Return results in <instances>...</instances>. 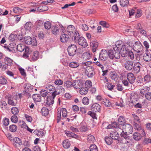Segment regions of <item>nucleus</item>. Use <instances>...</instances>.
Listing matches in <instances>:
<instances>
[{
	"mask_svg": "<svg viewBox=\"0 0 151 151\" xmlns=\"http://www.w3.org/2000/svg\"><path fill=\"white\" fill-rule=\"evenodd\" d=\"M116 44L113 47V49L114 50L119 51L121 52V55L122 57L126 56L125 53L127 52V49L126 47V45H123L122 42L117 41Z\"/></svg>",
	"mask_w": 151,
	"mask_h": 151,
	"instance_id": "1",
	"label": "nucleus"
},
{
	"mask_svg": "<svg viewBox=\"0 0 151 151\" xmlns=\"http://www.w3.org/2000/svg\"><path fill=\"white\" fill-rule=\"evenodd\" d=\"M109 58L114 60L116 62L120 61L119 59L120 58V52L112 50H109Z\"/></svg>",
	"mask_w": 151,
	"mask_h": 151,
	"instance_id": "2",
	"label": "nucleus"
},
{
	"mask_svg": "<svg viewBox=\"0 0 151 151\" xmlns=\"http://www.w3.org/2000/svg\"><path fill=\"white\" fill-rule=\"evenodd\" d=\"M59 93L58 92H57V91H55L53 92H52L51 96H47L46 100V104L48 106L53 104L54 102V99L55 98L56 96L59 94Z\"/></svg>",
	"mask_w": 151,
	"mask_h": 151,
	"instance_id": "3",
	"label": "nucleus"
},
{
	"mask_svg": "<svg viewBox=\"0 0 151 151\" xmlns=\"http://www.w3.org/2000/svg\"><path fill=\"white\" fill-rule=\"evenodd\" d=\"M132 48L136 52L140 53L142 50L143 46L140 42H135L134 43Z\"/></svg>",
	"mask_w": 151,
	"mask_h": 151,
	"instance_id": "4",
	"label": "nucleus"
},
{
	"mask_svg": "<svg viewBox=\"0 0 151 151\" xmlns=\"http://www.w3.org/2000/svg\"><path fill=\"white\" fill-rule=\"evenodd\" d=\"M24 42L28 45L31 44L33 46H36L37 45V42L35 38L32 39L30 36L25 37L24 38Z\"/></svg>",
	"mask_w": 151,
	"mask_h": 151,
	"instance_id": "5",
	"label": "nucleus"
},
{
	"mask_svg": "<svg viewBox=\"0 0 151 151\" xmlns=\"http://www.w3.org/2000/svg\"><path fill=\"white\" fill-rule=\"evenodd\" d=\"M77 50V48L76 45H70L68 48L69 55L70 56H73L76 54Z\"/></svg>",
	"mask_w": 151,
	"mask_h": 151,
	"instance_id": "6",
	"label": "nucleus"
},
{
	"mask_svg": "<svg viewBox=\"0 0 151 151\" xmlns=\"http://www.w3.org/2000/svg\"><path fill=\"white\" fill-rule=\"evenodd\" d=\"M109 56V50L108 52L105 50H102L99 54V59L101 61L106 60Z\"/></svg>",
	"mask_w": 151,
	"mask_h": 151,
	"instance_id": "7",
	"label": "nucleus"
},
{
	"mask_svg": "<svg viewBox=\"0 0 151 151\" xmlns=\"http://www.w3.org/2000/svg\"><path fill=\"white\" fill-rule=\"evenodd\" d=\"M85 73L89 77H92L95 73L94 68L89 66L86 68Z\"/></svg>",
	"mask_w": 151,
	"mask_h": 151,
	"instance_id": "8",
	"label": "nucleus"
},
{
	"mask_svg": "<svg viewBox=\"0 0 151 151\" xmlns=\"http://www.w3.org/2000/svg\"><path fill=\"white\" fill-rule=\"evenodd\" d=\"M77 41L79 45H81L83 47H86L88 45L86 40L82 37H80Z\"/></svg>",
	"mask_w": 151,
	"mask_h": 151,
	"instance_id": "9",
	"label": "nucleus"
},
{
	"mask_svg": "<svg viewBox=\"0 0 151 151\" xmlns=\"http://www.w3.org/2000/svg\"><path fill=\"white\" fill-rule=\"evenodd\" d=\"M122 127V128L125 130V133L130 134L132 132L133 128L130 124H126Z\"/></svg>",
	"mask_w": 151,
	"mask_h": 151,
	"instance_id": "10",
	"label": "nucleus"
},
{
	"mask_svg": "<svg viewBox=\"0 0 151 151\" xmlns=\"http://www.w3.org/2000/svg\"><path fill=\"white\" fill-rule=\"evenodd\" d=\"M142 67V65L139 62H138L135 63L134 64L133 68L134 72L136 73H139Z\"/></svg>",
	"mask_w": 151,
	"mask_h": 151,
	"instance_id": "11",
	"label": "nucleus"
},
{
	"mask_svg": "<svg viewBox=\"0 0 151 151\" xmlns=\"http://www.w3.org/2000/svg\"><path fill=\"white\" fill-rule=\"evenodd\" d=\"M83 83L80 80H75L73 82V87L77 89H80L82 86Z\"/></svg>",
	"mask_w": 151,
	"mask_h": 151,
	"instance_id": "12",
	"label": "nucleus"
},
{
	"mask_svg": "<svg viewBox=\"0 0 151 151\" xmlns=\"http://www.w3.org/2000/svg\"><path fill=\"white\" fill-rule=\"evenodd\" d=\"M14 145L16 147H20L22 145L21 140L18 137H15L13 138Z\"/></svg>",
	"mask_w": 151,
	"mask_h": 151,
	"instance_id": "13",
	"label": "nucleus"
},
{
	"mask_svg": "<svg viewBox=\"0 0 151 151\" xmlns=\"http://www.w3.org/2000/svg\"><path fill=\"white\" fill-rule=\"evenodd\" d=\"M99 45L98 42L96 41L92 40L90 42V45L92 47V51L93 52H95L97 50Z\"/></svg>",
	"mask_w": 151,
	"mask_h": 151,
	"instance_id": "14",
	"label": "nucleus"
},
{
	"mask_svg": "<svg viewBox=\"0 0 151 151\" xmlns=\"http://www.w3.org/2000/svg\"><path fill=\"white\" fill-rule=\"evenodd\" d=\"M127 78L130 84H132L134 82L135 78L133 73H130L127 74Z\"/></svg>",
	"mask_w": 151,
	"mask_h": 151,
	"instance_id": "15",
	"label": "nucleus"
},
{
	"mask_svg": "<svg viewBox=\"0 0 151 151\" xmlns=\"http://www.w3.org/2000/svg\"><path fill=\"white\" fill-rule=\"evenodd\" d=\"M101 106L97 103L93 104L91 106V110L93 112H99L101 110Z\"/></svg>",
	"mask_w": 151,
	"mask_h": 151,
	"instance_id": "16",
	"label": "nucleus"
},
{
	"mask_svg": "<svg viewBox=\"0 0 151 151\" xmlns=\"http://www.w3.org/2000/svg\"><path fill=\"white\" fill-rule=\"evenodd\" d=\"M125 68L128 70H131L133 68V63L132 61L128 60L126 61L124 64Z\"/></svg>",
	"mask_w": 151,
	"mask_h": 151,
	"instance_id": "17",
	"label": "nucleus"
},
{
	"mask_svg": "<svg viewBox=\"0 0 151 151\" xmlns=\"http://www.w3.org/2000/svg\"><path fill=\"white\" fill-rule=\"evenodd\" d=\"M76 31L74 26L72 25L68 26L67 29V32L69 35H71Z\"/></svg>",
	"mask_w": 151,
	"mask_h": 151,
	"instance_id": "18",
	"label": "nucleus"
},
{
	"mask_svg": "<svg viewBox=\"0 0 151 151\" xmlns=\"http://www.w3.org/2000/svg\"><path fill=\"white\" fill-rule=\"evenodd\" d=\"M60 40L61 42L65 43L68 41L69 36L67 34L64 33L60 36Z\"/></svg>",
	"mask_w": 151,
	"mask_h": 151,
	"instance_id": "19",
	"label": "nucleus"
},
{
	"mask_svg": "<svg viewBox=\"0 0 151 151\" xmlns=\"http://www.w3.org/2000/svg\"><path fill=\"white\" fill-rule=\"evenodd\" d=\"M133 41L131 40H126L124 42V45H126V47L128 49H132L134 44Z\"/></svg>",
	"mask_w": 151,
	"mask_h": 151,
	"instance_id": "20",
	"label": "nucleus"
},
{
	"mask_svg": "<svg viewBox=\"0 0 151 151\" xmlns=\"http://www.w3.org/2000/svg\"><path fill=\"white\" fill-rule=\"evenodd\" d=\"M65 132L66 136L68 137H71L76 139H78L79 138V136L77 135L76 134L70 131L67 130L65 131Z\"/></svg>",
	"mask_w": 151,
	"mask_h": 151,
	"instance_id": "21",
	"label": "nucleus"
},
{
	"mask_svg": "<svg viewBox=\"0 0 151 151\" xmlns=\"http://www.w3.org/2000/svg\"><path fill=\"white\" fill-rule=\"evenodd\" d=\"M110 136L113 139L117 140L119 138V134H118L117 131H114L110 133Z\"/></svg>",
	"mask_w": 151,
	"mask_h": 151,
	"instance_id": "22",
	"label": "nucleus"
},
{
	"mask_svg": "<svg viewBox=\"0 0 151 151\" xmlns=\"http://www.w3.org/2000/svg\"><path fill=\"white\" fill-rule=\"evenodd\" d=\"M143 59L146 62L151 61V54L150 53L147 52L144 54Z\"/></svg>",
	"mask_w": 151,
	"mask_h": 151,
	"instance_id": "23",
	"label": "nucleus"
},
{
	"mask_svg": "<svg viewBox=\"0 0 151 151\" xmlns=\"http://www.w3.org/2000/svg\"><path fill=\"white\" fill-rule=\"evenodd\" d=\"M32 97L35 101L39 102L41 101V97L39 94H34Z\"/></svg>",
	"mask_w": 151,
	"mask_h": 151,
	"instance_id": "24",
	"label": "nucleus"
},
{
	"mask_svg": "<svg viewBox=\"0 0 151 151\" xmlns=\"http://www.w3.org/2000/svg\"><path fill=\"white\" fill-rule=\"evenodd\" d=\"M51 32L52 34L54 35H58L59 33L58 28L55 26H52V27Z\"/></svg>",
	"mask_w": 151,
	"mask_h": 151,
	"instance_id": "25",
	"label": "nucleus"
},
{
	"mask_svg": "<svg viewBox=\"0 0 151 151\" xmlns=\"http://www.w3.org/2000/svg\"><path fill=\"white\" fill-rule=\"evenodd\" d=\"M46 88L50 91H52V92H50V93L52 94V92H53L54 91H57V89H55V87L50 84L46 85Z\"/></svg>",
	"mask_w": 151,
	"mask_h": 151,
	"instance_id": "26",
	"label": "nucleus"
},
{
	"mask_svg": "<svg viewBox=\"0 0 151 151\" xmlns=\"http://www.w3.org/2000/svg\"><path fill=\"white\" fill-rule=\"evenodd\" d=\"M142 136L138 132L134 133L133 135V138L136 141H139L141 138Z\"/></svg>",
	"mask_w": 151,
	"mask_h": 151,
	"instance_id": "27",
	"label": "nucleus"
},
{
	"mask_svg": "<svg viewBox=\"0 0 151 151\" xmlns=\"http://www.w3.org/2000/svg\"><path fill=\"white\" fill-rule=\"evenodd\" d=\"M127 52L125 53L126 56L125 57L127 56V54H128V57L130 58L131 60H133L134 58V55L133 52L131 50H129V49L128 48H127Z\"/></svg>",
	"mask_w": 151,
	"mask_h": 151,
	"instance_id": "28",
	"label": "nucleus"
},
{
	"mask_svg": "<svg viewBox=\"0 0 151 151\" xmlns=\"http://www.w3.org/2000/svg\"><path fill=\"white\" fill-rule=\"evenodd\" d=\"M63 145L64 148L68 149L69 148L70 146V142L68 139L65 140L63 141Z\"/></svg>",
	"mask_w": 151,
	"mask_h": 151,
	"instance_id": "29",
	"label": "nucleus"
},
{
	"mask_svg": "<svg viewBox=\"0 0 151 151\" xmlns=\"http://www.w3.org/2000/svg\"><path fill=\"white\" fill-rule=\"evenodd\" d=\"M149 89V88H148L147 86H144L143 88L141 90L140 93L142 95L145 96L148 92Z\"/></svg>",
	"mask_w": 151,
	"mask_h": 151,
	"instance_id": "30",
	"label": "nucleus"
},
{
	"mask_svg": "<svg viewBox=\"0 0 151 151\" xmlns=\"http://www.w3.org/2000/svg\"><path fill=\"white\" fill-rule=\"evenodd\" d=\"M72 35H73V39L75 42H76L80 37V35L78 32L76 31Z\"/></svg>",
	"mask_w": 151,
	"mask_h": 151,
	"instance_id": "31",
	"label": "nucleus"
},
{
	"mask_svg": "<svg viewBox=\"0 0 151 151\" xmlns=\"http://www.w3.org/2000/svg\"><path fill=\"white\" fill-rule=\"evenodd\" d=\"M88 90V88H87V87H83L81 88L79 92L82 95H86L87 93Z\"/></svg>",
	"mask_w": 151,
	"mask_h": 151,
	"instance_id": "32",
	"label": "nucleus"
},
{
	"mask_svg": "<svg viewBox=\"0 0 151 151\" xmlns=\"http://www.w3.org/2000/svg\"><path fill=\"white\" fill-rule=\"evenodd\" d=\"M32 27V24L31 22H27L24 25V28L27 30L29 31Z\"/></svg>",
	"mask_w": 151,
	"mask_h": 151,
	"instance_id": "33",
	"label": "nucleus"
},
{
	"mask_svg": "<svg viewBox=\"0 0 151 151\" xmlns=\"http://www.w3.org/2000/svg\"><path fill=\"white\" fill-rule=\"evenodd\" d=\"M5 63L8 66H11L13 64V60L8 57H6L5 58Z\"/></svg>",
	"mask_w": 151,
	"mask_h": 151,
	"instance_id": "34",
	"label": "nucleus"
},
{
	"mask_svg": "<svg viewBox=\"0 0 151 151\" xmlns=\"http://www.w3.org/2000/svg\"><path fill=\"white\" fill-rule=\"evenodd\" d=\"M36 12L39 11L40 12H43L48 9V7L46 6H40V7L36 8Z\"/></svg>",
	"mask_w": 151,
	"mask_h": 151,
	"instance_id": "35",
	"label": "nucleus"
},
{
	"mask_svg": "<svg viewBox=\"0 0 151 151\" xmlns=\"http://www.w3.org/2000/svg\"><path fill=\"white\" fill-rule=\"evenodd\" d=\"M125 122V120L124 117L123 116H120L118 119V124L123 126Z\"/></svg>",
	"mask_w": 151,
	"mask_h": 151,
	"instance_id": "36",
	"label": "nucleus"
},
{
	"mask_svg": "<svg viewBox=\"0 0 151 151\" xmlns=\"http://www.w3.org/2000/svg\"><path fill=\"white\" fill-rule=\"evenodd\" d=\"M64 85L67 88H71L73 86V82L72 83L70 81L68 80L64 82Z\"/></svg>",
	"mask_w": 151,
	"mask_h": 151,
	"instance_id": "37",
	"label": "nucleus"
},
{
	"mask_svg": "<svg viewBox=\"0 0 151 151\" xmlns=\"http://www.w3.org/2000/svg\"><path fill=\"white\" fill-rule=\"evenodd\" d=\"M41 112L42 115L46 116L49 114L48 109L45 107H43L41 109Z\"/></svg>",
	"mask_w": 151,
	"mask_h": 151,
	"instance_id": "38",
	"label": "nucleus"
},
{
	"mask_svg": "<svg viewBox=\"0 0 151 151\" xmlns=\"http://www.w3.org/2000/svg\"><path fill=\"white\" fill-rule=\"evenodd\" d=\"M26 47L22 44H19L17 46V49L18 51L22 52L23 51Z\"/></svg>",
	"mask_w": 151,
	"mask_h": 151,
	"instance_id": "39",
	"label": "nucleus"
},
{
	"mask_svg": "<svg viewBox=\"0 0 151 151\" xmlns=\"http://www.w3.org/2000/svg\"><path fill=\"white\" fill-rule=\"evenodd\" d=\"M87 139L88 141L90 143H93L95 141V137L93 136L91 134L88 135L87 137Z\"/></svg>",
	"mask_w": 151,
	"mask_h": 151,
	"instance_id": "40",
	"label": "nucleus"
},
{
	"mask_svg": "<svg viewBox=\"0 0 151 151\" xmlns=\"http://www.w3.org/2000/svg\"><path fill=\"white\" fill-rule=\"evenodd\" d=\"M128 0H120V4L122 6H127L129 4Z\"/></svg>",
	"mask_w": 151,
	"mask_h": 151,
	"instance_id": "41",
	"label": "nucleus"
},
{
	"mask_svg": "<svg viewBox=\"0 0 151 151\" xmlns=\"http://www.w3.org/2000/svg\"><path fill=\"white\" fill-rule=\"evenodd\" d=\"M11 111L12 113L15 115L18 114L19 112L18 109L16 107H13L11 109Z\"/></svg>",
	"mask_w": 151,
	"mask_h": 151,
	"instance_id": "42",
	"label": "nucleus"
},
{
	"mask_svg": "<svg viewBox=\"0 0 151 151\" xmlns=\"http://www.w3.org/2000/svg\"><path fill=\"white\" fill-rule=\"evenodd\" d=\"M110 77L112 79L116 81L117 79L118 75L115 73L112 72L110 73Z\"/></svg>",
	"mask_w": 151,
	"mask_h": 151,
	"instance_id": "43",
	"label": "nucleus"
},
{
	"mask_svg": "<svg viewBox=\"0 0 151 151\" xmlns=\"http://www.w3.org/2000/svg\"><path fill=\"white\" fill-rule=\"evenodd\" d=\"M112 140L113 139L110 136V137H105V140L106 143L107 145H109L111 144L113 142Z\"/></svg>",
	"mask_w": 151,
	"mask_h": 151,
	"instance_id": "44",
	"label": "nucleus"
},
{
	"mask_svg": "<svg viewBox=\"0 0 151 151\" xmlns=\"http://www.w3.org/2000/svg\"><path fill=\"white\" fill-rule=\"evenodd\" d=\"M9 128L10 131L11 132H15L17 129V127L15 125L12 124L9 126Z\"/></svg>",
	"mask_w": 151,
	"mask_h": 151,
	"instance_id": "45",
	"label": "nucleus"
},
{
	"mask_svg": "<svg viewBox=\"0 0 151 151\" xmlns=\"http://www.w3.org/2000/svg\"><path fill=\"white\" fill-rule=\"evenodd\" d=\"M25 51L24 53L23 56L26 58L29 57V49L27 47H26L25 48Z\"/></svg>",
	"mask_w": 151,
	"mask_h": 151,
	"instance_id": "46",
	"label": "nucleus"
},
{
	"mask_svg": "<svg viewBox=\"0 0 151 151\" xmlns=\"http://www.w3.org/2000/svg\"><path fill=\"white\" fill-rule=\"evenodd\" d=\"M44 27L46 29H49L51 27V24L49 21H47L44 24Z\"/></svg>",
	"mask_w": 151,
	"mask_h": 151,
	"instance_id": "47",
	"label": "nucleus"
},
{
	"mask_svg": "<svg viewBox=\"0 0 151 151\" xmlns=\"http://www.w3.org/2000/svg\"><path fill=\"white\" fill-rule=\"evenodd\" d=\"M79 65L78 63L76 62H73L70 63L69 65V66L70 68H76L78 67Z\"/></svg>",
	"mask_w": 151,
	"mask_h": 151,
	"instance_id": "48",
	"label": "nucleus"
},
{
	"mask_svg": "<svg viewBox=\"0 0 151 151\" xmlns=\"http://www.w3.org/2000/svg\"><path fill=\"white\" fill-rule=\"evenodd\" d=\"M101 103L108 107H110L111 104V103L109 101L106 99H104L102 102Z\"/></svg>",
	"mask_w": 151,
	"mask_h": 151,
	"instance_id": "49",
	"label": "nucleus"
},
{
	"mask_svg": "<svg viewBox=\"0 0 151 151\" xmlns=\"http://www.w3.org/2000/svg\"><path fill=\"white\" fill-rule=\"evenodd\" d=\"M39 52L37 51H34L33 54L32 59L34 60H36L38 58Z\"/></svg>",
	"mask_w": 151,
	"mask_h": 151,
	"instance_id": "50",
	"label": "nucleus"
},
{
	"mask_svg": "<svg viewBox=\"0 0 151 151\" xmlns=\"http://www.w3.org/2000/svg\"><path fill=\"white\" fill-rule=\"evenodd\" d=\"M25 85V86L24 87V88L27 91H31L33 88L32 86H31L30 84H27Z\"/></svg>",
	"mask_w": 151,
	"mask_h": 151,
	"instance_id": "51",
	"label": "nucleus"
},
{
	"mask_svg": "<svg viewBox=\"0 0 151 151\" xmlns=\"http://www.w3.org/2000/svg\"><path fill=\"white\" fill-rule=\"evenodd\" d=\"M82 103L86 105H87L89 104V100L87 97H84L82 99Z\"/></svg>",
	"mask_w": 151,
	"mask_h": 151,
	"instance_id": "52",
	"label": "nucleus"
},
{
	"mask_svg": "<svg viewBox=\"0 0 151 151\" xmlns=\"http://www.w3.org/2000/svg\"><path fill=\"white\" fill-rule=\"evenodd\" d=\"M13 10L14 13L19 14L23 10L18 7H16L13 8Z\"/></svg>",
	"mask_w": 151,
	"mask_h": 151,
	"instance_id": "53",
	"label": "nucleus"
},
{
	"mask_svg": "<svg viewBox=\"0 0 151 151\" xmlns=\"http://www.w3.org/2000/svg\"><path fill=\"white\" fill-rule=\"evenodd\" d=\"M106 86L108 90L111 91L113 89L115 86L114 85H113L111 83H107Z\"/></svg>",
	"mask_w": 151,
	"mask_h": 151,
	"instance_id": "54",
	"label": "nucleus"
},
{
	"mask_svg": "<svg viewBox=\"0 0 151 151\" xmlns=\"http://www.w3.org/2000/svg\"><path fill=\"white\" fill-rule=\"evenodd\" d=\"M102 127L104 128L110 129L111 128V126L107 122H105L102 124Z\"/></svg>",
	"mask_w": 151,
	"mask_h": 151,
	"instance_id": "55",
	"label": "nucleus"
},
{
	"mask_svg": "<svg viewBox=\"0 0 151 151\" xmlns=\"http://www.w3.org/2000/svg\"><path fill=\"white\" fill-rule=\"evenodd\" d=\"M90 151H98V148L95 145H91L90 147Z\"/></svg>",
	"mask_w": 151,
	"mask_h": 151,
	"instance_id": "56",
	"label": "nucleus"
},
{
	"mask_svg": "<svg viewBox=\"0 0 151 151\" xmlns=\"http://www.w3.org/2000/svg\"><path fill=\"white\" fill-rule=\"evenodd\" d=\"M19 125L22 128H26L27 125L25 122L23 121H20L19 122Z\"/></svg>",
	"mask_w": 151,
	"mask_h": 151,
	"instance_id": "57",
	"label": "nucleus"
},
{
	"mask_svg": "<svg viewBox=\"0 0 151 151\" xmlns=\"http://www.w3.org/2000/svg\"><path fill=\"white\" fill-rule=\"evenodd\" d=\"M99 24L104 27L108 28L109 26V24L107 22L105 21H101L100 22Z\"/></svg>",
	"mask_w": 151,
	"mask_h": 151,
	"instance_id": "58",
	"label": "nucleus"
},
{
	"mask_svg": "<svg viewBox=\"0 0 151 151\" xmlns=\"http://www.w3.org/2000/svg\"><path fill=\"white\" fill-rule=\"evenodd\" d=\"M11 120L12 122L16 123L18 121V118L16 115H14L12 116Z\"/></svg>",
	"mask_w": 151,
	"mask_h": 151,
	"instance_id": "59",
	"label": "nucleus"
},
{
	"mask_svg": "<svg viewBox=\"0 0 151 151\" xmlns=\"http://www.w3.org/2000/svg\"><path fill=\"white\" fill-rule=\"evenodd\" d=\"M40 95L43 97H45L47 96L48 93L47 91L45 90L42 89L40 91Z\"/></svg>",
	"mask_w": 151,
	"mask_h": 151,
	"instance_id": "60",
	"label": "nucleus"
},
{
	"mask_svg": "<svg viewBox=\"0 0 151 151\" xmlns=\"http://www.w3.org/2000/svg\"><path fill=\"white\" fill-rule=\"evenodd\" d=\"M62 112V116L63 117H65L67 116V111L65 108H62L61 109Z\"/></svg>",
	"mask_w": 151,
	"mask_h": 151,
	"instance_id": "61",
	"label": "nucleus"
},
{
	"mask_svg": "<svg viewBox=\"0 0 151 151\" xmlns=\"http://www.w3.org/2000/svg\"><path fill=\"white\" fill-rule=\"evenodd\" d=\"M122 126L121 125L120 126V127H119V126H118V127L116 128V131H117V132L118 134H121V133H122L124 132V131L121 128V127Z\"/></svg>",
	"mask_w": 151,
	"mask_h": 151,
	"instance_id": "62",
	"label": "nucleus"
},
{
	"mask_svg": "<svg viewBox=\"0 0 151 151\" xmlns=\"http://www.w3.org/2000/svg\"><path fill=\"white\" fill-rule=\"evenodd\" d=\"M7 81L6 79L3 77H0V83L4 85L6 83Z\"/></svg>",
	"mask_w": 151,
	"mask_h": 151,
	"instance_id": "63",
	"label": "nucleus"
},
{
	"mask_svg": "<svg viewBox=\"0 0 151 151\" xmlns=\"http://www.w3.org/2000/svg\"><path fill=\"white\" fill-rule=\"evenodd\" d=\"M145 96V98L147 100H151V92H148Z\"/></svg>",
	"mask_w": 151,
	"mask_h": 151,
	"instance_id": "64",
	"label": "nucleus"
}]
</instances>
